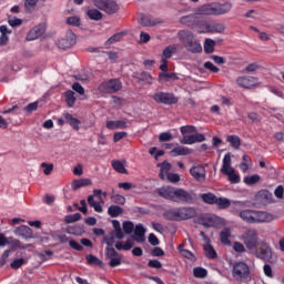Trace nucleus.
I'll return each mask as SVG.
<instances>
[{"instance_id": "nucleus-1", "label": "nucleus", "mask_w": 284, "mask_h": 284, "mask_svg": "<svg viewBox=\"0 0 284 284\" xmlns=\"http://www.w3.org/2000/svg\"><path fill=\"white\" fill-rule=\"evenodd\" d=\"M245 205H247V202L233 201L231 214L239 216L241 221L248 223L250 225H256L258 223H272V221H274V215H272V213L252 209H243Z\"/></svg>"}, {"instance_id": "nucleus-2", "label": "nucleus", "mask_w": 284, "mask_h": 284, "mask_svg": "<svg viewBox=\"0 0 284 284\" xmlns=\"http://www.w3.org/2000/svg\"><path fill=\"white\" fill-rule=\"evenodd\" d=\"M155 193L159 194L162 199L166 201H172L173 203H192L194 197L192 193L185 191L182 187H174V186H161L155 190Z\"/></svg>"}, {"instance_id": "nucleus-3", "label": "nucleus", "mask_w": 284, "mask_h": 284, "mask_svg": "<svg viewBox=\"0 0 284 284\" xmlns=\"http://www.w3.org/2000/svg\"><path fill=\"white\" fill-rule=\"evenodd\" d=\"M164 219L166 221H190V219H194L196 216V209L192 206H179L169 209L163 213Z\"/></svg>"}, {"instance_id": "nucleus-4", "label": "nucleus", "mask_w": 284, "mask_h": 284, "mask_svg": "<svg viewBox=\"0 0 284 284\" xmlns=\"http://www.w3.org/2000/svg\"><path fill=\"white\" fill-rule=\"evenodd\" d=\"M232 10V2H224V3H219V2H212L207 4H203L195 9V14H201L205 17H216L220 14H227Z\"/></svg>"}, {"instance_id": "nucleus-5", "label": "nucleus", "mask_w": 284, "mask_h": 284, "mask_svg": "<svg viewBox=\"0 0 284 284\" xmlns=\"http://www.w3.org/2000/svg\"><path fill=\"white\" fill-rule=\"evenodd\" d=\"M178 34L179 40L187 52H191L192 54H201V52H203L201 41L196 39V36H194L192 31L182 30Z\"/></svg>"}, {"instance_id": "nucleus-6", "label": "nucleus", "mask_w": 284, "mask_h": 284, "mask_svg": "<svg viewBox=\"0 0 284 284\" xmlns=\"http://www.w3.org/2000/svg\"><path fill=\"white\" fill-rule=\"evenodd\" d=\"M232 277L237 283H248V281H252L250 265L245 262H235L232 267Z\"/></svg>"}, {"instance_id": "nucleus-7", "label": "nucleus", "mask_w": 284, "mask_h": 284, "mask_svg": "<svg viewBox=\"0 0 284 284\" xmlns=\"http://www.w3.org/2000/svg\"><path fill=\"white\" fill-rule=\"evenodd\" d=\"M220 172L227 176L230 183H241V176L236 173V170L232 168V156L230 153L224 155Z\"/></svg>"}, {"instance_id": "nucleus-8", "label": "nucleus", "mask_w": 284, "mask_h": 284, "mask_svg": "<svg viewBox=\"0 0 284 284\" xmlns=\"http://www.w3.org/2000/svg\"><path fill=\"white\" fill-rule=\"evenodd\" d=\"M242 241L247 250H256L258 247V231L256 229H246L242 234Z\"/></svg>"}, {"instance_id": "nucleus-9", "label": "nucleus", "mask_w": 284, "mask_h": 284, "mask_svg": "<svg viewBox=\"0 0 284 284\" xmlns=\"http://www.w3.org/2000/svg\"><path fill=\"white\" fill-rule=\"evenodd\" d=\"M93 4L105 14H116L119 12V3L114 0H93Z\"/></svg>"}, {"instance_id": "nucleus-10", "label": "nucleus", "mask_w": 284, "mask_h": 284, "mask_svg": "<svg viewBox=\"0 0 284 284\" xmlns=\"http://www.w3.org/2000/svg\"><path fill=\"white\" fill-rule=\"evenodd\" d=\"M122 84L119 79H111L109 81L102 82L99 87L98 90L100 92H103L104 94H113L114 92H119L121 90Z\"/></svg>"}, {"instance_id": "nucleus-11", "label": "nucleus", "mask_w": 284, "mask_h": 284, "mask_svg": "<svg viewBox=\"0 0 284 284\" xmlns=\"http://www.w3.org/2000/svg\"><path fill=\"white\" fill-rule=\"evenodd\" d=\"M151 97L155 103H162L163 105H174V103H179V98L174 97L172 93L159 91Z\"/></svg>"}, {"instance_id": "nucleus-12", "label": "nucleus", "mask_w": 284, "mask_h": 284, "mask_svg": "<svg viewBox=\"0 0 284 284\" xmlns=\"http://www.w3.org/2000/svg\"><path fill=\"white\" fill-rule=\"evenodd\" d=\"M73 45H77V34L72 30H68L65 36L58 41V48L60 50H69Z\"/></svg>"}, {"instance_id": "nucleus-13", "label": "nucleus", "mask_w": 284, "mask_h": 284, "mask_svg": "<svg viewBox=\"0 0 284 284\" xmlns=\"http://www.w3.org/2000/svg\"><path fill=\"white\" fill-rule=\"evenodd\" d=\"M256 257L265 263H272V258L274 257V253L272 252V246L267 243L261 244L256 252Z\"/></svg>"}, {"instance_id": "nucleus-14", "label": "nucleus", "mask_w": 284, "mask_h": 284, "mask_svg": "<svg viewBox=\"0 0 284 284\" xmlns=\"http://www.w3.org/2000/svg\"><path fill=\"white\" fill-rule=\"evenodd\" d=\"M62 116L63 118L58 119V124L65 125V123H69V125H71L73 130L75 131L80 130L81 121L79 119L72 116V114L70 113H63Z\"/></svg>"}, {"instance_id": "nucleus-15", "label": "nucleus", "mask_w": 284, "mask_h": 284, "mask_svg": "<svg viewBox=\"0 0 284 284\" xmlns=\"http://www.w3.org/2000/svg\"><path fill=\"white\" fill-rule=\"evenodd\" d=\"M190 174L195 181H197L199 183H203L206 176L205 166L201 164L192 166L190 169Z\"/></svg>"}, {"instance_id": "nucleus-16", "label": "nucleus", "mask_w": 284, "mask_h": 284, "mask_svg": "<svg viewBox=\"0 0 284 284\" xmlns=\"http://www.w3.org/2000/svg\"><path fill=\"white\" fill-rule=\"evenodd\" d=\"M256 81H258L257 78L250 75H243L236 79L237 85H240V88H245L246 90L254 88V85H256Z\"/></svg>"}, {"instance_id": "nucleus-17", "label": "nucleus", "mask_w": 284, "mask_h": 284, "mask_svg": "<svg viewBox=\"0 0 284 284\" xmlns=\"http://www.w3.org/2000/svg\"><path fill=\"white\" fill-rule=\"evenodd\" d=\"M45 32V24H38L33 27L27 34V41H36Z\"/></svg>"}, {"instance_id": "nucleus-18", "label": "nucleus", "mask_w": 284, "mask_h": 284, "mask_svg": "<svg viewBox=\"0 0 284 284\" xmlns=\"http://www.w3.org/2000/svg\"><path fill=\"white\" fill-rule=\"evenodd\" d=\"M223 223V219L216 216V215H206L203 219L202 225L204 227H219Z\"/></svg>"}, {"instance_id": "nucleus-19", "label": "nucleus", "mask_w": 284, "mask_h": 284, "mask_svg": "<svg viewBox=\"0 0 284 284\" xmlns=\"http://www.w3.org/2000/svg\"><path fill=\"white\" fill-rule=\"evenodd\" d=\"M16 236H21L22 239H32L33 232L28 225L18 226L14 231Z\"/></svg>"}, {"instance_id": "nucleus-20", "label": "nucleus", "mask_w": 284, "mask_h": 284, "mask_svg": "<svg viewBox=\"0 0 284 284\" xmlns=\"http://www.w3.org/2000/svg\"><path fill=\"white\" fill-rule=\"evenodd\" d=\"M106 128L108 130H125L128 128V122H125V120H108Z\"/></svg>"}, {"instance_id": "nucleus-21", "label": "nucleus", "mask_w": 284, "mask_h": 284, "mask_svg": "<svg viewBox=\"0 0 284 284\" xmlns=\"http://www.w3.org/2000/svg\"><path fill=\"white\" fill-rule=\"evenodd\" d=\"M158 168H160V174H159L160 179L162 181H165L168 174H170V170H172V164H170V162L168 161H164L162 163H159Z\"/></svg>"}, {"instance_id": "nucleus-22", "label": "nucleus", "mask_w": 284, "mask_h": 284, "mask_svg": "<svg viewBox=\"0 0 284 284\" xmlns=\"http://www.w3.org/2000/svg\"><path fill=\"white\" fill-rule=\"evenodd\" d=\"M0 45H8V41H10V38L8 34H12V31L8 29V26H0Z\"/></svg>"}, {"instance_id": "nucleus-23", "label": "nucleus", "mask_w": 284, "mask_h": 284, "mask_svg": "<svg viewBox=\"0 0 284 284\" xmlns=\"http://www.w3.org/2000/svg\"><path fill=\"white\" fill-rule=\"evenodd\" d=\"M171 156H187L192 154V149L187 146H176L170 152Z\"/></svg>"}, {"instance_id": "nucleus-24", "label": "nucleus", "mask_w": 284, "mask_h": 284, "mask_svg": "<svg viewBox=\"0 0 284 284\" xmlns=\"http://www.w3.org/2000/svg\"><path fill=\"white\" fill-rule=\"evenodd\" d=\"M134 241H136V243H143L145 241V227H143V224H138L135 226Z\"/></svg>"}, {"instance_id": "nucleus-25", "label": "nucleus", "mask_w": 284, "mask_h": 284, "mask_svg": "<svg viewBox=\"0 0 284 284\" xmlns=\"http://www.w3.org/2000/svg\"><path fill=\"white\" fill-rule=\"evenodd\" d=\"M197 20L199 18L196 17V14H189L182 17L180 19V23H182L183 26H187L189 28H194L196 26Z\"/></svg>"}, {"instance_id": "nucleus-26", "label": "nucleus", "mask_w": 284, "mask_h": 284, "mask_svg": "<svg viewBox=\"0 0 284 284\" xmlns=\"http://www.w3.org/2000/svg\"><path fill=\"white\" fill-rule=\"evenodd\" d=\"M88 203L90 207H93L94 212H98L99 214L103 212V206H101V204H103L104 201L102 199H100V202H97L94 201V195H89Z\"/></svg>"}, {"instance_id": "nucleus-27", "label": "nucleus", "mask_w": 284, "mask_h": 284, "mask_svg": "<svg viewBox=\"0 0 284 284\" xmlns=\"http://www.w3.org/2000/svg\"><path fill=\"white\" fill-rule=\"evenodd\" d=\"M184 247H185L184 244H180L178 247L181 256H183L184 258H187V261H191V263L196 262V255H194V253H192L190 250H185Z\"/></svg>"}, {"instance_id": "nucleus-28", "label": "nucleus", "mask_w": 284, "mask_h": 284, "mask_svg": "<svg viewBox=\"0 0 284 284\" xmlns=\"http://www.w3.org/2000/svg\"><path fill=\"white\" fill-rule=\"evenodd\" d=\"M92 184V180L90 179H80V180H74L71 183V187L74 192H77V190H80V187H88V185Z\"/></svg>"}, {"instance_id": "nucleus-29", "label": "nucleus", "mask_w": 284, "mask_h": 284, "mask_svg": "<svg viewBox=\"0 0 284 284\" xmlns=\"http://www.w3.org/2000/svg\"><path fill=\"white\" fill-rule=\"evenodd\" d=\"M210 22L207 21H204V20H197L195 22V27L194 28H197V33L199 34H207L210 33Z\"/></svg>"}, {"instance_id": "nucleus-30", "label": "nucleus", "mask_w": 284, "mask_h": 284, "mask_svg": "<svg viewBox=\"0 0 284 284\" xmlns=\"http://www.w3.org/2000/svg\"><path fill=\"white\" fill-rule=\"evenodd\" d=\"M215 205H217L219 210H227V207L234 205V202L230 201L227 197H216Z\"/></svg>"}, {"instance_id": "nucleus-31", "label": "nucleus", "mask_w": 284, "mask_h": 284, "mask_svg": "<svg viewBox=\"0 0 284 284\" xmlns=\"http://www.w3.org/2000/svg\"><path fill=\"white\" fill-rule=\"evenodd\" d=\"M230 236H232V230H230V227H225L224 230H222L220 233L221 243L223 245H232Z\"/></svg>"}, {"instance_id": "nucleus-32", "label": "nucleus", "mask_w": 284, "mask_h": 284, "mask_svg": "<svg viewBox=\"0 0 284 284\" xmlns=\"http://www.w3.org/2000/svg\"><path fill=\"white\" fill-rule=\"evenodd\" d=\"M200 199H202L203 203L207 205H216V195L214 193H202L200 194Z\"/></svg>"}, {"instance_id": "nucleus-33", "label": "nucleus", "mask_w": 284, "mask_h": 284, "mask_svg": "<svg viewBox=\"0 0 284 284\" xmlns=\"http://www.w3.org/2000/svg\"><path fill=\"white\" fill-rule=\"evenodd\" d=\"M132 247H134V242H132V240H126L125 242L115 243V248L119 251L124 250V252H130Z\"/></svg>"}, {"instance_id": "nucleus-34", "label": "nucleus", "mask_w": 284, "mask_h": 284, "mask_svg": "<svg viewBox=\"0 0 284 284\" xmlns=\"http://www.w3.org/2000/svg\"><path fill=\"white\" fill-rule=\"evenodd\" d=\"M87 16L89 19H91V21H101V19H103V13H101L99 9H89L87 11Z\"/></svg>"}, {"instance_id": "nucleus-35", "label": "nucleus", "mask_w": 284, "mask_h": 284, "mask_svg": "<svg viewBox=\"0 0 284 284\" xmlns=\"http://www.w3.org/2000/svg\"><path fill=\"white\" fill-rule=\"evenodd\" d=\"M108 214L111 216V219H116V216L123 214V207L119 205H111L108 209Z\"/></svg>"}, {"instance_id": "nucleus-36", "label": "nucleus", "mask_w": 284, "mask_h": 284, "mask_svg": "<svg viewBox=\"0 0 284 284\" xmlns=\"http://www.w3.org/2000/svg\"><path fill=\"white\" fill-rule=\"evenodd\" d=\"M65 103L69 105V108H73L74 103H77V97H74V91L68 90L64 93Z\"/></svg>"}, {"instance_id": "nucleus-37", "label": "nucleus", "mask_w": 284, "mask_h": 284, "mask_svg": "<svg viewBox=\"0 0 284 284\" xmlns=\"http://www.w3.org/2000/svg\"><path fill=\"white\" fill-rule=\"evenodd\" d=\"M112 168L115 170V172H119V174H128V170L125 169V165L123 162L116 160L112 161Z\"/></svg>"}, {"instance_id": "nucleus-38", "label": "nucleus", "mask_w": 284, "mask_h": 284, "mask_svg": "<svg viewBox=\"0 0 284 284\" xmlns=\"http://www.w3.org/2000/svg\"><path fill=\"white\" fill-rule=\"evenodd\" d=\"M226 141L234 148V150L241 148V138H239V135H229Z\"/></svg>"}, {"instance_id": "nucleus-39", "label": "nucleus", "mask_w": 284, "mask_h": 284, "mask_svg": "<svg viewBox=\"0 0 284 284\" xmlns=\"http://www.w3.org/2000/svg\"><path fill=\"white\" fill-rule=\"evenodd\" d=\"M67 26H71L73 28H79L81 26V17L71 16L67 18Z\"/></svg>"}, {"instance_id": "nucleus-40", "label": "nucleus", "mask_w": 284, "mask_h": 284, "mask_svg": "<svg viewBox=\"0 0 284 284\" xmlns=\"http://www.w3.org/2000/svg\"><path fill=\"white\" fill-rule=\"evenodd\" d=\"M216 45V42L212 39H206L204 42V52L206 54H212L214 52V48Z\"/></svg>"}, {"instance_id": "nucleus-41", "label": "nucleus", "mask_w": 284, "mask_h": 284, "mask_svg": "<svg viewBox=\"0 0 284 284\" xmlns=\"http://www.w3.org/2000/svg\"><path fill=\"white\" fill-rule=\"evenodd\" d=\"M123 37H125L124 32H119L113 34L111 38H109L106 40V45H112V43H116L119 41H121L123 39Z\"/></svg>"}, {"instance_id": "nucleus-42", "label": "nucleus", "mask_w": 284, "mask_h": 284, "mask_svg": "<svg viewBox=\"0 0 284 284\" xmlns=\"http://www.w3.org/2000/svg\"><path fill=\"white\" fill-rule=\"evenodd\" d=\"M160 81H176L179 79V77L176 75V73H160L159 75Z\"/></svg>"}, {"instance_id": "nucleus-43", "label": "nucleus", "mask_w": 284, "mask_h": 284, "mask_svg": "<svg viewBox=\"0 0 284 284\" xmlns=\"http://www.w3.org/2000/svg\"><path fill=\"white\" fill-rule=\"evenodd\" d=\"M193 276L195 278H205V276H207V270L203 267H195L193 268Z\"/></svg>"}, {"instance_id": "nucleus-44", "label": "nucleus", "mask_w": 284, "mask_h": 284, "mask_svg": "<svg viewBox=\"0 0 284 284\" xmlns=\"http://www.w3.org/2000/svg\"><path fill=\"white\" fill-rule=\"evenodd\" d=\"M204 252L207 258H216L217 256L216 251L210 244L204 245Z\"/></svg>"}, {"instance_id": "nucleus-45", "label": "nucleus", "mask_w": 284, "mask_h": 284, "mask_svg": "<svg viewBox=\"0 0 284 284\" xmlns=\"http://www.w3.org/2000/svg\"><path fill=\"white\" fill-rule=\"evenodd\" d=\"M180 132L181 134H183V136H187V134H193L194 132H196V126L194 125L181 126Z\"/></svg>"}, {"instance_id": "nucleus-46", "label": "nucleus", "mask_w": 284, "mask_h": 284, "mask_svg": "<svg viewBox=\"0 0 284 284\" xmlns=\"http://www.w3.org/2000/svg\"><path fill=\"white\" fill-rule=\"evenodd\" d=\"M258 181H261V176L258 174L250 175L244 179V183H246V185H255Z\"/></svg>"}, {"instance_id": "nucleus-47", "label": "nucleus", "mask_w": 284, "mask_h": 284, "mask_svg": "<svg viewBox=\"0 0 284 284\" xmlns=\"http://www.w3.org/2000/svg\"><path fill=\"white\" fill-rule=\"evenodd\" d=\"M41 168L43 170V174H45V176H50V174H52V171L54 170V164L43 162L41 163Z\"/></svg>"}, {"instance_id": "nucleus-48", "label": "nucleus", "mask_w": 284, "mask_h": 284, "mask_svg": "<svg viewBox=\"0 0 284 284\" xmlns=\"http://www.w3.org/2000/svg\"><path fill=\"white\" fill-rule=\"evenodd\" d=\"M23 265H26V258H17L11 262L10 267L12 270H19L20 267H23Z\"/></svg>"}, {"instance_id": "nucleus-49", "label": "nucleus", "mask_w": 284, "mask_h": 284, "mask_svg": "<svg viewBox=\"0 0 284 284\" xmlns=\"http://www.w3.org/2000/svg\"><path fill=\"white\" fill-rule=\"evenodd\" d=\"M64 221H65V223H77V221H81V213H74L71 215H67Z\"/></svg>"}, {"instance_id": "nucleus-50", "label": "nucleus", "mask_w": 284, "mask_h": 284, "mask_svg": "<svg viewBox=\"0 0 284 284\" xmlns=\"http://www.w3.org/2000/svg\"><path fill=\"white\" fill-rule=\"evenodd\" d=\"M105 252H106V256H108V258H110V261L112 258H116V257L121 256V254H119V252H116V250H114V247L108 246L105 248Z\"/></svg>"}, {"instance_id": "nucleus-51", "label": "nucleus", "mask_w": 284, "mask_h": 284, "mask_svg": "<svg viewBox=\"0 0 284 284\" xmlns=\"http://www.w3.org/2000/svg\"><path fill=\"white\" fill-rule=\"evenodd\" d=\"M105 252H106V256H108V258H110V261L112 258H116V257L121 256V254H119V252H116V250H114V247L108 246L105 248Z\"/></svg>"}, {"instance_id": "nucleus-52", "label": "nucleus", "mask_w": 284, "mask_h": 284, "mask_svg": "<svg viewBox=\"0 0 284 284\" xmlns=\"http://www.w3.org/2000/svg\"><path fill=\"white\" fill-rule=\"evenodd\" d=\"M123 231L124 234H132V232H134V223L130 221L123 222Z\"/></svg>"}, {"instance_id": "nucleus-53", "label": "nucleus", "mask_w": 284, "mask_h": 284, "mask_svg": "<svg viewBox=\"0 0 284 284\" xmlns=\"http://www.w3.org/2000/svg\"><path fill=\"white\" fill-rule=\"evenodd\" d=\"M139 80L145 81L148 85H152L153 78H152V74L144 71L140 74Z\"/></svg>"}, {"instance_id": "nucleus-54", "label": "nucleus", "mask_w": 284, "mask_h": 284, "mask_svg": "<svg viewBox=\"0 0 284 284\" xmlns=\"http://www.w3.org/2000/svg\"><path fill=\"white\" fill-rule=\"evenodd\" d=\"M210 32H217L221 34L222 32H225V26H223V23L211 24Z\"/></svg>"}, {"instance_id": "nucleus-55", "label": "nucleus", "mask_w": 284, "mask_h": 284, "mask_svg": "<svg viewBox=\"0 0 284 284\" xmlns=\"http://www.w3.org/2000/svg\"><path fill=\"white\" fill-rule=\"evenodd\" d=\"M182 145H194L195 140H194V134L192 135H184L183 139L180 141Z\"/></svg>"}, {"instance_id": "nucleus-56", "label": "nucleus", "mask_w": 284, "mask_h": 284, "mask_svg": "<svg viewBox=\"0 0 284 284\" xmlns=\"http://www.w3.org/2000/svg\"><path fill=\"white\" fill-rule=\"evenodd\" d=\"M111 199L116 205H125V196L121 194L112 195Z\"/></svg>"}, {"instance_id": "nucleus-57", "label": "nucleus", "mask_w": 284, "mask_h": 284, "mask_svg": "<svg viewBox=\"0 0 284 284\" xmlns=\"http://www.w3.org/2000/svg\"><path fill=\"white\" fill-rule=\"evenodd\" d=\"M204 68L205 70H209L210 72H213L214 74H217V72L220 71V69L214 65V63L207 61L204 63Z\"/></svg>"}, {"instance_id": "nucleus-58", "label": "nucleus", "mask_w": 284, "mask_h": 284, "mask_svg": "<svg viewBox=\"0 0 284 284\" xmlns=\"http://www.w3.org/2000/svg\"><path fill=\"white\" fill-rule=\"evenodd\" d=\"M8 23L9 26H11V28H19V26L23 23V20L13 17V18H9Z\"/></svg>"}, {"instance_id": "nucleus-59", "label": "nucleus", "mask_w": 284, "mask_h": 284, "mask_svg": "<svg viewBox=\"0 0 284 284\" xmlns=\"http://www.w3.org/2000/svg\"><path fill=\"white\" fill-rule=\"evenodd\" d=\"M233 250H234V252H237L239 254H243L245 252V245H243V243H241V242H234Z\"/></svg>"}, {"instance_id": "nucleus-60", "label": "nucleus", "mask_w": 284, "mask_h": 284, "mask_svg": "<svg viewBox=\"0 0 284 284\" xmlns=\"http://www.w3.org/2000/svg\"><path fill=\"white\" fill-rule=\"evenodd\" d=\"M122 258H123L122 255L111 258L109 262L110 267H119V265H121Z\"/></svg>"}, {"instance_id": "nucleus-61", "label": "nucleus", "mask_w": 284, "mask_h": 284, "mask_svg": "<svg viewBox=\"0 0 284 284\" xmlns=\"http://www.w3.org/2000/svg\"><path fill=\"white\" fill-rule=\"evenodd\" d=\"M72 90H74V92H78V94H81V95L85 94V89L79 82H74L72 84Z\"/></svg>"}, {"instance_id": "nucleus-62", "label": "nucleus", "mask_w": 284, "mask_h": 284, "mask_svg": "<svg viewBox=\"0 0 284 284\" xmlns=\"http://www.w3.org/2000/svg\"><path fill=\"white\" fill-rule=\"evenodd\" d=\"M166 179L170 183H179V181H181V175L178 173H169Z\"/></svg>"}, {"instance_id": "nucleus-63", "label": "nucleus", "mask_w": 284, "mask_h": 284, "mask_svg": "<svg viewBox=\"0 0 284 284\" xmlns=\"http://www.w3.org/2000/svg\"><path fill=\"white\" fill-rule=\"evenodd\" d=\"M148 266L152 267L153 270H161V267H163V264H161V262L158 260H150Z\"/></svg>"}, {"instance_id": "nucleus-64", "label": "nucleus", "mask_w": 284, "mask_h": 284, "mask_svg": "<svg viewBox=\"0 0 284 284\" xmlns=\"http://www.w3.org/2000/svg\"><path fill=\"white\" fill-rule=\"evenodd\" d=\"M172 139H174V136L170 132H162L159 135V141H162V142H164V141H172Z\"/></svg>"}]
</instances>
